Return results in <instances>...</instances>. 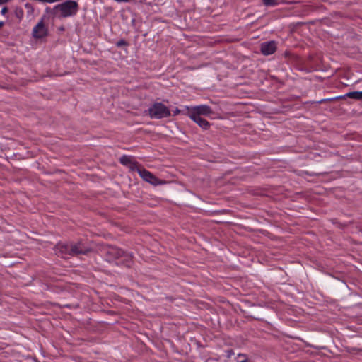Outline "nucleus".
Returning a JSON list of instances; mask_svg holds the SVG:
<instances>
[{
    "label": "nucleus",
    "mask_w": 362,
    "mask_h": 362,
    "mask_svg": "<svg viewBox=\"0 0 362 362\" xmlns=\"http://www.w3.org/2000/svg\"><path fill=\"white\" fill-rule=\"evenodd\" d=\"M127 43V42L124 40H119L117 43V45L118 47H121V46H123V45H126Z\"/></svg>",
    "instance_id": "dca6fc26"
},
{
    "label": "nucleus",
    "mask_w": 362,
    "mask_h": 362,
    "mask_svg": "<svg viewBox=\"0 0 362 362\" xmlns=\"http://www.w3.org/2000/svg\"><path fill=\"white\" fill-rule=\"evenodd\" d=\"M284 0H263V3L267 6H274L284 3Z\"/></svg>",
    "instance_id": "4468645a"
},
{
    "label": "nucleus",
    "mask_w": 362,
    "mask_h": 362,
    "mask_svg": "<svg viewBox=\"0 0 362 362\" xmlns=\"http://www.w3.org/2000/svg\"><path fill=\"white\" fill-rule=\"evenodd\" d=\"M5 23L2 21H0V28H1L4 25Z\"/></svg>",
    "instance_id": "aec40b11"
},
{
    "label": "nucleus",
    "mask_w": 362,
    "mask_h": 362,
    "mask_svg": "<svg viewBox=\"0 0 362 362\" xmlns=\"http://www.w3.org/2000/svg\"><path fill=\"white\" fill-rule=\"evenodd\" d=\"M128 168L130 169V170L136 171L138 173H139V170H143V168H144L135 160H133V161L131 163V164L128 165Z\"/></svg>",
    "instance_id": "9d476101"
},
{
    "label": "nucleus",
    "mask_w": 362,
    "mask_h": 362,
    "mask_svg": "<svg viewBox=\"0 0 362 362\" xmlns=\"http://www.w3.org/2000/svg\"><path fill=\"white\" fill-rule=\"evenodd\" d=\"M211 113H212V110L211 107L206 105H197L195 107H192L189 110V116H199L201 117L202 115L204 116H208Z\"/></svg>",
    "instance_id": "423d86ee"
},
{
    "label": "nucleus",
    "mask_w": 362,
    "mask_h": 362,
    "mask_svg": "<svg viewBox=\"0 0 362 362\" xmlns=\"http://www.w3.org/2000/svg\"><path fill=\"white\" fill-rule=\"evenodd\" d=\"M180 113V110L178 108H177V107L175 110H173V115L174 116L177 115Z\"/></svg>",
    "instance_id": "f3484780"
},
{
    "label": "nucleus",
    "mask_w": 362,
    "mask_h": 362,
    "mask_svg": "<svg viewBox=\"0 0 362 362\" xmlns=\"http://www.w3.org/2000/svg\"><path fill=\"white\" fill-rule=\"evenodd\" d=\"M47 34V29L42 21L37 23L33 28V35L35 38L40 39L45 37Z\"/></svg>",
    "instance_id": "0eeeda50"
},
{
    "label": "nucleus",
    "mask_w": 362,
    "mask_h": 362,
    "mask_svg": "<svg viewBox=\"0 0 362 362\" xmlns=\"http://www.w3.org/2000/svg\"><path fill=\"white\" fill-rule=\"evenodd\" d=\"M11 0H0V6L1 5H4L6 3H8V1H10Z\"/></svg>",
    "instance_id": "a211bd4d"
},
{
    "label": "nucleus",
    "mask_w": 362,
    "mask_h": 362,
    "mask_svg": "<svg viewBox=\"0 0 362 362\" xmlns=\"http://www.w3.org/2000/svg\"><path fill=\"white\" fill-rule=\"evenodd\" d=\"M276 50V44L274 41H269L261 44V52L264 55H270Z\"/></svg>",
    "instance_id": "6e6552de"
},
{
    "label": "nucleus",
    "mask_w": 362,
    "mask_h": 362,
    "mask_svg": "<svg viewBox=\"0 0 362 362\" xmlns=\"http://www.w3.org/2000/svg\"><path fill=\"white\" fill-rule=\"evenodd\" d=\"M139 175L144 181L153 185L157 186L163 183L153 173H151L150 171L147 170L145 168H143V170H139Z\"/></svg>",
    "instance_id": "39448f33"
},
{
    "label": "nucleus",
    "mask_w": 362,
    "mask_h": 362,
    "mask_svg": "<svg viewBox=\"0 0 362 362\" xmlns=\"http://www.w3.org/2000/svg\"><path fill=\"white\" fill-rule=\"evenodd\" d=\"M55 9L60 12V16L68 18L75 16L78 11V4L76 1L72 0L66 1L55 6Z\"/></svg>",
    "instance_id": "7ed1b4c3"
},
{
    "label": "nucleus",
    "mask_w": 362,
    "mask_h": 362,
    "mask_svg": "<svg viewBox=\"0 0 362 362\" xmlns=\"http://www.w3.org/2000/svg\"><path fill=\"white\" fill-rule=\"evenodd\" d=\"M189 117L192 120H193L195 123H197L200 127H202L204 129H207L210 126L209 122L205 119L202 118L201 117L195 115Z\"/></svg>",
    "instance_id": "1a4fd4ad"
},
{
    "label": "nucleus",
    "mask_w": 362,
    "mask_h": 362,
    "mask_svg": "<svg viewBox=\"0 0 362 362\" xmlns=\"http://www.w3.org/2000/svg\"><path fill=\"white\" fill-rule=\"evenodd\" d=\"M8 12V8L7 6H4L1 10V14L6 18H8L7 16V13Z\"/></svg>",
    "instance_id": "2eb2a0df"
},
{
    "label": "nucleus",
    "mask_w": 362,
    "mask_h": 362,
    "mask_svg": "<svg viewBox=\"0 0 362 362\" xmlns=\"http://www.w3.org/2000/svg\"><path fill=\"white\" fill-rule=\"evenodd\" d=\"M241 362H249V361H247V360H245V361H243Z\"/></svg>",
    "instance_id": "412c9836"
},
{
    "label": "nucleus",
    "mask_w": 362,
    "mask_h": 362,
    "mask_svg": "<svg viewBox=\"0 0 362 362\" xmlns=\"http://www.w3.org/2000/svg\"><path fill=\"white\" fill-rule=\"evenodd\" d=\"M107 252V255L116 261L117 264H122L126 267L132 266L133 258L132 254L116 247H110Z\"/></svg>",
    "instance_id": "f03ea898"
},
{
    "label": "nucleus",
    "mask_w": 362,
    "mask_h": 362,
    "mask_svg": "<svg viewBox=\"0 0 362 362\" xmlns=\"http://www.w3.org/2000/svg\"><path fill=\"white\" fill-rule=\"evenodd\" d=\"M148 115L151 118L162 119L170 116V110L161 103H155L148 109Z\"/></svg>",
    "instance_id": "20e7f679"
},
{
    "label": "nucleus",
    "mask_w": 362,
    "mask_h": 362,
    "mask_svg": "<svg viewBox=\"0 0 362 362\" xmlns=\"http://www.w3.org/2000/svg\"><path fill=\"white\" fill-rule=\"evenodd\" d=\"M14 16L19 20L21 21L24 16V11L21 7L16 6L14 8Z\"/></svg>",
    "instance_id": "ddd939ff"
},
{
    "label": "nucleus",
    "mask_w": 362,
    "mask_h": 362,
    "mask_svg": "<svg viewBox=\"0 0 362 362\" xmlns=\"http://www.w3.org/2000/svg\"><path fill=\"white\" fill-rule=\"evenodd\" d=\"M25 8H27L28 10H32V8H32V6H31L30 4H28V3L25 4Z\"/></svg>",
    "instance_id": "6ab92c4d"
},
{
    "label": "nucleus",
    "mask_w": 362,
    "mask_h": 362,
    "mask_svg": "<svg viewBox=\"0 0 362 362\" xmlns=\"http://www.w3.org/2000/svg\"><path fill=\"white\" fill-rule=\"evenodd\" d=\"M348 98L356 99V100H362V91H352L346 93V95Z\"/></svg>",
    "instance_id": "f8f14e48"
},
{
    "label": "nucleus",
    "mask_w": 362,
    "mask_h": 362,
    "mask_svg": "<svg viewBox=\"0 0 362 362\" xmlns=\"http://www.w3.org/2000/svg\"><path fill=\"white\" fill-rule=\"evenodd\" d=\"M56 250L63 258L86 255L90 251L89 247L81 241L78 243H59L56 246Z\"/></svg>",
    "instance_id": "f257e3e1"
},
{
    "label": "nucleus",
    "mask_w": 362,
    "mask_h": 362,
    "mask_svg": "<svg viewBox=\"0 0 362 362\" xmlns=\"http://www.w3.org/2000/svg\"><path fill=\"white\" fill-rule=\"evenodd\" d=\"M133 160H134L133 157L124 155L120 158L119 161L122 165L128 167V165L131 164Z\"/></svg>",
    "instance_id": "9b49d317"
}]
</instances>
